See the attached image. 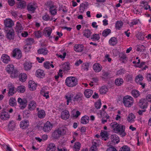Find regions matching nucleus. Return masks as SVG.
Returning <instances> with one entry per match:
<instances>
[{"mask_svg":"<svg viewBox=\"0 0 151 151\" xmlns=\"http://www.w3.org/2000/svg\"><path fill=\"white\" fill-rule=\"evenodd\" d=\"M123 22L121 21H117L115 24V27L116 29L118 30L120 29L123 25Z\"/></svg>","mask_w":151,"mask_h":151,"instance_id":"43","label":"nucleus"},{"mask_svg":"<svg viewBox=\"0 0 151 151\" xmlns=\"http://www.w3.org/2000/svg\"><path fill=\"white\" fill-rule=\"evenodd\" d=\"M56 147L54 144L50 143L47 145L46 151H55Z\"/></svg>","mask_w":151,"mask_h":151,"instance_id":"26","label":"nucleus"},{"mask_svg":"<svg viewBox=\"0 0 151 151\" xmlns=\"http://www.w3.org/2000/svg\"><path fill=\"white\" fill-rule=\"evenodd\" d=\"M14 30L12 29L9 30L6 35L7 38L9 40H11L14 38Z\"/></svg>","mask_w":151,"mask_h":151,"instance_id":"31","label":"nucleus"},{"mask_svg":"<svg viewBox=\"0 0 151 151\" xmlns=\"http://www.w3.org/2000/svg\"><path fill=\"white\" fill-rule=\"evenodd\" d=\"M100 136L102 139L106 141L109 138V134L106 131H101L100 133Z\"/></svg>","mask_w":151,"mask_h":151,"instance_id":"28","label":"nucleus"},{"mask_svg":"<svg viewBox=\"0 0 151 151\" xmlns=\"http://www.w3.org/2000/svg\"><path fill=\"white\" fill-rule=\"evenodd\" d=\"M52 136L55 138L57 139L60 137L61 135L58 132L57 129L55 130L53 133Z\"/></svg>","mask_w":151,"mask_h":151,"instance_id":"53","label":"nucleus"},{"mask_svg":"<svg viewBox=\"0 0 151 151\" xmlns=\"http://www.w3.org/2000/svg\"><path fill=\"white\" fill-rule=\"evenodd\" d=\"M52 62L45 61L44 63L43 66L45 68L47 69H49L51 67L52 68H53L54 66L52 64Z\"/></svg>","mask_w":151,"mask_h":151,"instance_id":"30","label":"nucleus"},{"mask_svg":"<svg viewBox=\"0 0 151 151\" xmlns=\"http://www.w3.org/2000/svg\"><path fill=\"white\" fill-rule=\"evenodd\" d=\"M124 82V81L121 78H118L115 79V83L117 86H121Z\"/></svg>","mask_w":151,"mask_h":151,"instance_id":"40","label":"nucleus"},{"mask_svg":"<svg viewBox=\"0 0 151 151\" xmlns=\"http://www.w3.org/2000/svg\"><path fill=\"white\" fill-rule=\"evenodd\" d=\"M81 144L78 142L75 143V144L73 147V149L75 151H79L80 149Z\"/></svg>","mask_w":151,"mask_h":151,"instance_id":"38","label":"nucleus"},{"mask_svg":"<svg viewBox=\"0 0 151 151\" xmlns=\"http://www.w3.org/2000/svg\"><path fill=\"white\" fill-rule=\"evenodd\" d=\"M53 124L50 122H47L44 124L43 127V130L44 132H49L52 128Z\"/></svg>","mask_w":151,"mask_h":151,"instance_id":"8","label":"nucleus"},{"mask_svg":"<svg viewBox=\"0 0 151 151\" xmlns=\"http://www.w3.org/2000/svg\"><path fill=\"white\" fill-rule=\"evenodd\" d=\"M91 83H97L99 81V79L97 77L93 78L91 79Z\"/></svg>","mask_w":151,"mask_h":151,"instance_id":"64","label":"nucleus"},{"mask_svg":"<svg viewBox=\"0 0 151 151\" xmlns=\"http://www.w3.org/2000/svg\"><path fill=\"white\" fill-rule=\"evenodd\" d=\"M52 31V29L50 27L46 28L44 29L45 33L46 35L48 37H50V36Z\"/></svg>","mask_w":151,"mask_h":151,"instance_id":"41","label":"nucleus"},{"mask_svg":"<svg viewBox=\"0 0 151 151\" xmlns=\"http://www.w3.org/2000/svg\"><path fill=\"white\" fill-rule=\"evenodd\" d=\"M138 104L141 108L143 109L147 108V102L145 99H140L138 103Z\"/></svg>","mask_w":151,"mask_h":151,"instance_id":"11","label":"nucleus"},{"mask_svg":"<svg viewBox=\"0 0 151 151\" xmlns=\"http://www.w3.org/2000/svg\"><path fill=\"white\" fill-rule=\"evenodd\" d=\"M1 59L3 63H8L10 61V57L6 54H3L1 56Z\"/></svg>","mask_w":151,"mask_h":151,"instance_id":"21","label":"nucleus"},{"mask_svg":"<svg viewBox=\"0 0 151 151\" xmlns=\"http://www.w3.org/2000/svg\"><path fill=\"white\" fill-rule=\"evenodd\" d=\"M17 101L20 104L19 107L21 109H23L26 107L27 104V101L26 99H22L20 98H19Z\"/></svg>","mask_w":151,"mask_h":151,"instance_id":"10","label":"nucleus"},{"mask_svg":"<svg viewBox=\"0 0 151 151\" xmlns=\"http://www.w3.org/2000/svg\"><path fill=\"white\" fill-rule=\"evenodd\" d=\"M144 78L141 75H139L136 77L135 78V81L136 83H138L141 82L143 79Z\"/></svg>","mask_w":151,"mask_h":151,"instance_id":"51","label":"nucleus"},{"mask_svg":"<svg viewBox=\"0 0 151 151\" xmlns=\"http://www.w3.org/2000/svg\"><path fill=\"white\" fill-rule=\"evenodd\" d=\"M89 118L87 115H85L82 116L81 119V123L83 124H86L89 122Z\"/></svg>","mask_w":151,"mask_h":151,"instance_id":"29","label":"nucleus"},{"mask_svg":"<svg viewBox=\"0 0 151 151\" xmlns=\"http://www.w3.org/2000/svg\"><path fill=\"white\" fill-rule=\"evenodd\" d=\"M100 114L102 117V118L106 117V119H107L109 118V116H107V114L103 108L101 109V110L100 111Z\"/></svg>","mask_w":151,"mask_h":151,"instance_id":"42","label":"nucleus"},{"mask_svg":"<svg viewBox=\"0 0 151 151\" xmlns=\"http://www.w3.org/2000/svg\"><path fill=\"white\" fill-rule=\"evenodd\" d=\"M83 47L82 44H76L74 46V50L76 52H80L83 50Z\"/></svg>","mask_w":151,"mask_h":151,"instance_id":"17","label":"nucleus"},{"mask_svg":"<svg viewBox=\"0 0 151 151\" xmlns=\"http://www.w3.org/2000/svg\"><path fill=\"white\" fill-rule=\"evenodd\" d=\"M7 87L8 89V96H12L15 94L17 90L14 85L12 83L8 84Z\"/></svg>","mask_w":151,"mask_h":151,"instance_id":"5","label":"nucleus"},{"mask_svg":"<svg viewBox=\"0 0 151 151\" xmlns=\"http://www.w3.org/2000/svg\"><path fill=\"white\" fill-rule=\"evenodd\" d=\"M74 94L72 92H70L67 93L65 95L64 98L66 100V104L68 105L70 102H71L72 99L73 98Z\"/></svg>","mask_w":151,"mask_h":151,"instance_id":"9","label":"nucleus"},{"mask_svg":"<svg viewBox=\"0 0 151 151\" xmlns=\"http://www.w3.org/2000/svg\"><path fill=\"white\" fill-rule=\"evenodd\" d=\"M111 33V30L109 29L104 30L102 33V35L104 37H106Z\"/></svg>","mask_w":151,"mask_h":151,"instance_id":"50","label":"nucleus"},{"mask_svg":"<svg viewBox=\"0 0 151 151\" xmlns=\"http://www.w3.org/2000/svg\"><path fill=\"white\" fill-rule=\"evenodd\" d=\"M89 151H97V148L96 145H93L90 147Z\"/></svg>","mask_w":151,"mask_h":151,"instance_id":"60","label":"nucleus"},{"mask_svg":"<svg viewBox=\"0 0 151 151\" xmlns=\"http://www.w3.org/2000/svg\"><path fill=\"white\" fill-rule=\"evenodd\" d=\"M134 100L133 98L127 95L124 96L123 99V102L125 107H130L132 106Z\"/></svg>","mask_w":151,"mask_h":151,"instance_id":"4","label":"nucleus"},{"mask_svg":"<svg viewBox=\"0 0 151 151\" xmlns=\"http://www.w3.org/2000/svg\"><path fill=\"white\" fill-rule=\"evenodd\" d=\"M26 44L25 45L24 48L27 49L28 45H30L32 44L34 42V39L32 38H28L25 40Z\"/></svg>","mask_w":151,"mask_h":151,"instance_id":"33","label":"nucleus"},{"mask_svg":"<svg viewBox=\"0 0 151 151\" xmlns=\"http://www.w3.org/2000/svg\"><path fill=\"white\" fill-rule=\"evenodd\" d=\"M4 23L6 27L11 28L14 24L13 21L11 19H6L4 20Z\"/></svg>","mask_w":151,"mask_h":151,"instance_id":"12","label":"nucleus"},{"mask_svg":"<svg viewBox=\"0 0 151 151\" xmlns=\"http://www.w3.org/2000/svg\"><path fill=\"white\" fill-rule=\"evenodd\" d=\"M92 33V32L88 29H85L83 32V36L87 38L90 37Z\"/></svg>","mask_w":151,"mask_h":151,"instance_id":"32","label":"nucleus"},{"mask_svg":"<svg viewBox=\"0 0 151 151\" xmlns=\"http://www.w3.org/2000/svg\"><path fill=\"white\" fill-rule=\"evenodd\" d=\"M50 12L52 15H55L57 13V9L54 6L52 5L50 6Z\"/></svg>","mask_w":151,"mask_h":151,"instance_id":"47","label":"nucleus"},{"mask_svg":"<svg viewBox=\"0 0 151 151\" xmlns=\"http://www.w3.org/2000/svg\"><path fill=\"white\" fill-rule=\"evenodd\" d=\"M9 105L12 106H14L17 105V101L15 98L11 97L9 100Z\"/></svg>","mask_w":151,"mask_h":151,"instance_id":"37","label":"nucleus"},{"mask_svg":"<svg viewBox=\"0 0 151 151\" xmlns=\"http://www.w3.org/2000/svg\"><path fill=\"white\" fill-rule=\"evenodd\" d=\"M139 21V19L133 20L129 24L130 27H133L134 25L137 24Z\"/></svg>","mask_w":151,"mask_h":151,"instance_id":"57","label":"nucleus"},{"mask_svg":"<svg viewBox=\"0 0 151 151\" xmlns=\"http://www.w3.org/2000/svg\"><path fill=\"white\" fill-rule=\"evenodd\" d=\"M132 94L134 97L137 98L139 96V92L137 90H133L132 91Z\"/></svg>","mask_w":151,"mask_h":151,"instance_id":"52","label":"nucleus"},{"mask_svg":"<svg viewBox=\"0 0 151 151\" xmlns=\"http://www.w3.org/2000/svg\"><path fill=\"white\" fill-rule=\"evenodd\" d=\"M10 117L9 114L6 111H2L0 114V118L2 120H7Z\"/></svg>","mask_w":151,"mask_h":151,"instance_id":"19","label":"nucleus"},{"mask_svg":"<svg viewBox=\"0 0 151 151\" xmlns=\"http://www.w3.org/2000/svg\"><path fill=\"white\" fill-rule=\"evenodd\" d=\"M100 39V35L99 34H93L91 37V39L93 41H98Z\"/></svg>","mask_w":151,"mask_h":151,"instance_id":"48","label":"nucleus"},{"mask_svg":"<svg viewBox=\"0 0 151 151\" xmlns=\"http://www.w3.org/2000/svg\"><path fill=\"white\" fill-rule=\"evenodd\" d=\"M57 130L61 136L65 134L67 129L65 127H62L58 128Z\"/></svg>","mask_w":151,"mask_h":151,"instance_id":"39","label":"nucleus"},{"mask_svg":"<svg viewBox=\"0 0 151 151\" xmlns=\"http://www.w3.org/2000/svg\"><path fill=\"white\" fill-rule=\"evenodd\" d=\"M23 29L22 24L19 22H17L16 24L15 30L16 32L19 33L21 32Z\"/></svg>","mask_w":151,"mask_h":151,"instance_id":"25","label":"nucleus"},{"mask_svg":"<svg viewBox=\"0 0 151 151\" xmlns=\"http://www.w3.org/2000/svg\"><path fill=\"white\" fill-rule=\"evenodd\" d=\"M26 3L24 1L20 2L19 3V7H24L26 6Z\"/></svg>","mask_w":151,"mask_h":151,"instance_id":"63","label":"nucleus"},{"mask_svg":"<svg viewBox=\"0 0 151 151\" xmlns=\"http://www.w3.org/2000/svg\"><path fill=\"white\" fill-rule=\"evenodd\" d=\"M110 139L112 142L115 144L118 143L120 141L119 137L116 134H112L111 136Z\"/></svg>","mask_w":151,"mask_h":151,"instance_id":"15","label":"nucleus"},{"mask_svg":"<svg viewBox=\"0 0 151 151\" xmlns=\"http://www.w3.org/2000/svg\"><path fill=\"white\" fill-rule=\"evenodd\" d=\"M37 110L38 111L37 116L40 119H42L45 116V112L43 110L40 109L39 108H37Z\"/></svg>","mask_w":151,"mask_h":151,"instance_id":"16","label":"nucleus"},{"mask_svg":"<svg viewBox=\"0 0 151 151\" xmlns=\"http://www.w3.org/2000/svg\"><path fill=\"white\" fill-rule=\"evenodd\" d=\"M135 118L134 115L132 113H131L128 115L127 120L129 122H132L134 121Z\"/></svg>","mask_w":151,"mask_h":151,"instance_id":"46","label":"nucleus"},{"mask_svg":"<svg viewBox=\"0 0 151 151\" xmlns=\"http://www.w3.org/2000/svg\"><path fill=\"white\" fill-rule=\"evenodd\" d=\"M42 18L45 21H51L52 20V19L51 18L49 15L47 14H46L43 16Z\"/></svg>","mask_w":151,"mask_h":151,"instance_id":"54","label":"nucleus"},{"mask_svg":"<svg viewBox=\"0 0 151 151\" xmlns=\"http://www.w3.org/2000/svg\"><path fill=\"white\" fill-rule=\"evenodd\" d=\"M110 125L111 128L115 133H119L123 136H125V127L124 125L119 124L116 122H112Z\"/></svg>","mask_w":151,"mask_h":151,"instance_id":"1","label":"nucleus"},{"mask_svg":"<svg viewBox=\"0 0 151 151\" xmlns=\"http://www.w3.org/2000/svg\"><path fill=\"white\" fill-rule=\"evenodd\" d=\"M32 64L30 62H25L23 64L24 70L26 71L30 70L32 66Z\"/></svg>","mask_w":151,"mask_h":151,"instance_id":"20","label":"nucleus"},{"mask_svg":"<svg viewBox=\"0 0 151 151\" xmlns=\"http://www.w3.org/2000/svg\"><path fill=\"white\" fill-rule=\"evenodd\" d=\"M35 75L37 77L41 78H43L45 75L44 70L40 69H38L36 71Z\"/></svg>","mask_w":151,"mask_h":151,"instance_id":"23","label":"nucleus"},{"mask_svg":"<svg viewBox=\"0 0 151 151\" xmlns=\"http://www.w3.org/2000/svg\"><path fill=\"white\" fill-rule=\"evenodd\" d=\"M119 151H130V148L128 146L124 145L120 149Z\"/></svg>","mask_w":151,"mask_h":151,"instance_id":"55","label":"nucleus"},{"mask_svg":"<svg viewBox=\"0 0 151 151\" xmlns=\"http://www.w3.org/2000/svg\"><path fill=\"white\" fill-rule=\"evenodd\" d=\"M37 7L36 4L34 3H30L27 6V9L30 13H34Z\"/></svg>","mask_w":151,"mask_h":151,"instance_id":"6","label":"nucleus"},{"mask_svg":"<svg viewBox=\"0 0 151 151\" xmlns=\"http://www.w3.org/2000/svg\"><path fill=\"white\" fill-rule=\"evenodd\" d=\"M27 78V76L26 74L24 73H21L19 76V80L22 82L25 81Z\"/></svg>","mask_w":151,"mask_h":151,"instance_id":"34","label":"nucleus"},{"mask_svg":"<svg viewBox=\"0 0 151 151\" xmlns=\"http://www.w3.org/2000/svg\"><path fill=\"white\" fill-rule=\"evenodd\" d=\"M28 87L30 90L34 91L36 88L37 84L32 81H29L28 82Z\"/></svg>","mask_w":151,"mask_h":151,"instance_id":"18","label":"nucleus"},{"mask_svg":"<svg viewBox=\"0 0 151 151\" xmlns=\"http://www.w3.org/2000/svg\"><path fill=\"white\" fill-rule=\"evenodd\" d=\"M7 72L10 75L12 78H15L18 75V71L17 69L14 68V66L12 64L8 65L6 68Z\"/></svg>","mask_w":151,"mask_h":151,"instance_id":"2","label":"nucleus"},{"mask_svg":"<svg viewBox=\"0 0 151 151\" xmlns=\"http://www.w3.org/2000/svg\"><path fill=\"white\" fill-rule=\"evenodd\" d=\"M36 106V102L35 101L32 100L29 102L28 108L29 110L32 111L35 109Z\"/></svg>","mask_w":151,"mask_h":151,"instance_id":"22","label":"nucleus"},{"mask_svg":"<svg viewBox=\"0 0 151 151\" xmlns=\"http://www.w3.org/2000/svg\"><path fill=\"white\" fill-rule=\"evenodd\" d=\"M25 91V87L23 85L18 86L17 88V91L20 93H23Z\"/></svg>","mask_w":151,"mask_h":151,"instance_id":"49","label":"nucleus"},{"mask_svg":"<svg viewBox=\"0 0 151 151\" xmlns=\"http://www.w3.org/2000/svg\"><path fill=\"white\" fill-rule=\"evenodd\" d=\"M62 10L63 12L65 13L67 12L68 10L67 9L66 6H61L59 8V10Z\"/></svg>","mask_w":151,"mask_h":151,"instance_id":"62","label":"nucleus"},{"mask_svg":"<svg viewBox=\"0 0 151 151\" xmlns=\"http://www.w3.org/2000/svg\"><path fill=\"white\" fill-rule=\"evenodd\" d=\"M35 36L37 38H39L41 37L42 33L40 31H35L34 33Z\"/></svg>","mask_w":151,"mask_h":151,"instance_id":"56","label":"nucleus"},{"mask_svg":"<svg viewBox=\"0 0 151 151\" xmlns=\"http://www.w3.org/2000/svg\"><path fill=\"white\" fill-rule=\"evenodd\" d=\"M108 89L106 86H102L100 89L99 91L101 94L106 93L108 91Z\"/></svg>","mask_w":151,"mask_h":151,"instance_id":"45","label":"nucleus"},{"mask_svg":"<svg viewBox=\"0 0 151 151\" xmlns=\"http://www.w3.org/2000/svg\"><path fill=\"white\" fill-rule=\"evenodd\" d=\"M101 105V103L100 101H97L95 104V106L97 109L100 108Z\"/></svg>","mask_w":151,"mask_h":151,"instance_id":"59","label":"nucleus"},{"mask_svg":"<svg viewBox=\"0 0 151 151\" xmlns=\"http://www.w3.org/2000/svg\"><path fill=\"white\" fill-rule=\"evenodd\" d=\"M12 54L13 57L18 59H20L22 56L21 51L19 49L17 48L13 50Z\"/></svg>","mask_w":151,"mask_h":151,"instance_id":"7","label":"nucleus"},{"mask_svg":"<svg viewBox=\"0 0 151 151\" xmlns=\"http://www.w3.org/2000/svg\"><path fill=\"white\" fill-rule=\"evenodd\" d=\"M83 69L84 70L88 71V70L89 65L88 63H85L82 66Z\"/></svg>","mask_w":151,"mask_h":151,"instance_id":"61","label":"nucleus"},{"mask_svg":"<svg viewBox=\"0 0 151 151\" xmlns=\"http://www.w3.org/2000/svg\"><path fill=\"white\" fill-rule=\"evenodd\" d=\"M93 93L92 90L90 89L86 90L84 92V95L87 98H89Z\"/></svg>","mask_w":151,"mask_h":151,"instance_id":"36","label":"nucleus"},{"mask_svg":"<svg viewBox=\"0 0 151 151\" xmlns=\"http://www.w3.org/2000/svg\"><path fill=\"white\" fill-rule=\"evenodd\" d=\"M37 52L39 54L46 55L47 54L49 51L47 48L44 47L38 49L37 50Z\"/></svg>","mask_w":151,"mask_h":151,"instance_id":"27","label":"nucleus"},{"mask_svg":"<svg viewBox=\"0 0 151 151\" xmlns=\"http://www.w3.org/2000/svg\"><path fill=\"white\" fill-rule=\"evenodd\" d=\"M85 9V5L84 4H82L80 5L79 9V12L81 13H83Z\"/></svg>","mask_w":151,"mask_h":151,"instance_id":"58","label":"nucleus"},{"mask_svg":"<svg viewBox=\"0 0 151 151\" xmlns=\"http://www.w3.org/2000/svg\"><path fill=\"white\" fill-rule=\"evenodd\" d=\"M82 94L81 93H78L76 94L75 96H74L73 98V101H78L82 96Z\"/></svg>","mask_w":151,"mask_h":151,"instance_id":"44","label":"nucleus"},{"mask_svg":"<svg viewBox=\"0 0 151 151\" xmlns=\"http://www.w3.org/2000/svg\"><path fill=\"white\" fill-rule=\"evenodd\" d=\"M93 68L96 72L98 73L101 70L102 66L99 63H96L93 65Z\"/></svg>","mask_w":151,"mask_h":151,"instance_id":"24","label":"nucleus"},{"mask_svg":"<svg viewBox=\"0 0 151 151\" xmlns=\"http://www.w3.org/2000/svg\"><path fill=\"white\" fill-rule=\"evenodd\" d=\"M69 112L68 110H65L61 112V117L62 119L67 120L69 118Z\"/></svg>","mask_w":151,"mask_h":151,"instance_id":"14","label":"nucleus"},{"mask_svg":"<svg viewBox=\"0 0 151 151\" xmlns=\"http://www.w3.org/2000/svg\"><path fill=\"white\" fill-rule=\"evenodd\" d=\"M66 85L69 87L75 86L78 84L77 79L75 77L70 76L68 77L65 81Z\"/></svg>","mask_w":151,"mask_h":151,"instance_id":"3","label":"nucleus"},{"mask_svg":"<svg viewBox=\"0 0 151 151\" xmlns=\"http://www.w3.org/2000/svg\"><path fill=\"white\" fill-rule=\"evenodd\" d=\"M109 42L110 45L114 46L117 44V40L115 37H112L109 40Z\"/></svg>","mask_w":151,"mask_h":151,"instance_id":"35","label":"nucleus"},{"mask_svg":"<svg viewBox=\"0 0 151 151\" xmlns=\"http://www.w3.org/2000/svg\"><path fill=\"white\" fill-rule=\"evenodd\" d=\"M29 124V123L28 120H24L21 122L20 126L21 128L23 129H24L28 127Z\"/></svg>","mask_w":151,"mask_h":151,"instance_id":"13","label":"nucleus"}]
</instances>
